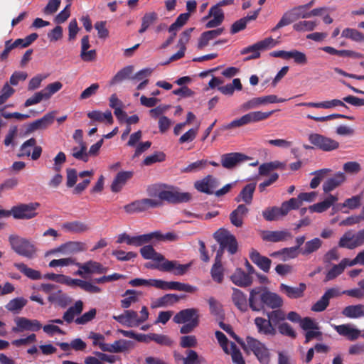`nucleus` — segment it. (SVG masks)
Masks as SVG:
<instances>
[{"label":"nucleus","instance_id":"obj_60","mask_svg":"<svg viewBox=\"0 0 364 364\" xmlns=\"http://www.w3.org/2000/svg\"><path fill=\"white\" fill-rule=\"evenodd\" d=\"M342 37L351 39L356 42L364 41V35L354 28H345L341 33Z\"/></svg>","mask_w":364,"mask_h":364},{"label":"nucleus","instance_id":"obj_26","mask_svg":"<svg viewBox=\"0 0 364 364\" xmlns=\"http://www.w3.org/2000/svg\"><path fill=\"white\" fill-rule=\"evenodd\" d=\"M231 281L237 286L246 287L252 284V277L241 269H237L230 277Z\"/></svg>","mask_w":364,"mask_h":364},{"label":"nucleus","instance_id":"obj_38","mask_svg":"<svg viewBox=\"0 0 364 364\" xmlns=\"http://www.w3.org/2000/svg\"><path fill=\"white\" fill-rule=\"evenodd\" d=\"M248 212V208L243 204L239 205L230 215L231 223L236 227H241L242 225L243 217Z\"/></svg>","mask_w":364,"mask_h":364},{"label":"nucleus","instance_id":"obj_36","mask_svg":"<svg viewBox=\"0 0 364 364\" xmlns=\"http://www.w3.org/2000/svg\"><path fill=\"white\" fill-rule=\"evenodd\" d=\"M213 279L218 282L221 283L223 280L224 268L221 263V254L218 252L215 259V263L213 265L210 271Z\"/></svg>","mask_w":364,"mask_h":364},{"label":"nucleus","instance_id":"obj_56","mask_svg":"<svg viewBox=\"0 0 364 364\" xmlns=\"http://www.w3.org/2000/svg\"><path fill=\"white\" fill-rule=\"evenodd\" d=\"M94 172L92 171H84L79 173L80 178L88 177L87 178H85L82 182L79 183L74 188L73 193L75 194L81 193L90 184V178L93 176Z\"/></svg>","mask_w":364,"mask_h":364},{"label":"nucleus","instance_id":"obj_30","mask_svg":"<svg viewBox=\"0 0 364 364\" xmlns=\"http://www.w3.org/2000/svg\"><path fill=\"white\" fill-rule=\"evenodd\" d=\"M55 119V113L49 112L45 114L41 119L33 122L29 125V131L33 132L38 129H45L51 125Z\"/></svg>","mask_w":364,"mask_h":364},{"label":"nucleus","instance_id":"obj_35","mask_svg":"<svg viewBox=\"0 0 364 364\" xmlns=\"http://www.w3.org/2000/svg\"><path fill=\"white\" fill-rule=\"evenodd\" d=\"M347 267H351L350 265V259L347 258L343 259L339 264L333 265L332 268L328 271L325 281L334 279L341 274Z\"/></svg>","mask_w":364,"mask_h":364},{"label":"nucleus","instance_id":"obj_12","mask_svg":"<svg viewBox=\"0 0 364 364\" xmlns=\"http://www.w3.org/2000/svg\"><path fill=\"white\" fill-rule=\"evenodd\" d=\"M14 321L16 326L13 327L12 331L16 333L24 331H37L42 327L41 323L36 319L31 320L25 317H16Z\"/></svg>","mask_w":364,"mask_h":364},{"label":"nucleus","instance_id":"obj_59","mask_svg":"<svg viewBox=\"0 0 364 364\" xmlns=\"http://www.w3.org/2000/svg\"><path fill=\"white\" fill-rule=\"evenodd\" d=\"M323 242L318 237H315L305 243L302 250L303 255H309L318 250L322 245Z\"/></svg>","mask_w":364,"mask_h":364},{"label":"nucleus","instance_id":"obj_9","mask_svg":"<svg viewBox=\"0 0 364 364\" xmlns=\"http://www.w3.org/2000/svg\"><path fill=\"white\" fill-rule=\"evenodd\" d=\"M309 141L311 144L324 151H331L339 147V143L337 141L319 134H309Z\"/></svg>","mask_w":364,"mask_h":364},{"label":"nucleus","instance_id":"obj_49","mask_svg":"<svg viewBox=\"0 0 364 364\" xmlns=\"http://www.w3.org/2000/svg\"><path fill=\"white\" fill-rule=\"evenodd\" d=\"M133 70L134 67L132 65H129L121 69L110 80V85H114L126 79L131 78L130 75L133 73Z\"/></svg>","mask_w":364,"mask_h":364},{"label":"nucleus","instance_id":"obj_25","mask_svg":"<svg viewBox=\"0 0 364 364\" xmlns=\"http://www.w3.org/2000/svg\"><path fill=\"white\" fill-rule=\"evenodd\" d=\"M87 115L91 119V123L100 122L107 123L109 124L113 123V117L109 110H106L104 112L100 110H92L87 112Z\"/></svg>","mask_w":364,"mask_h":364},{"label":"nucleus","instance_id":"obj_14","mask_svg":"<svg viewBox=\"0 0 364 364\" xmlns=\"http://www.w3.org/2000/svg\"><path fill=\"white\" fill-rule=\"evenodd\" d=\"M332 326L340 336L346 337L349 341H355L362 337L361 331L352 324L332 325Z\"/></svg>","mask_w":364,"mask_h":364},{"label":"nucleus","instance_id":"obj_42","mask_svg":"<svg viewBox=\"0 0 364 364\" xmlns=\"http://www.w3.org/2000/svg\"><path fill=\"white\" fill-rule=\"evenodd\" d=\"M140 295L141 293L133 289L127 290L123 294L124 299L120 301L122 308L128 309L130 307L132 304L138 301Z\"/></svg>","mask_w":364,"mask_h":364},{"label":"nucleus","instance_id":"obj_11","mask_svg":"<svg viewBox=\"0 0 364 364\" xmlns=\"http://www.w3.org/2000/svg\"><path fill=\"white\" fill-rule=\"evenodd\" d=\"M191 264H181L177 261H169L164 258L156 268L161 271L172 272L175 275H183L189 269Z\"/></svg>","mask_w":364,"mask_h":364},{"label":"nucleus","instance_id":"obj_6","mask_svg":"<svg viewBox=\"0 0 364 364\" xmlns=\"http://www.w3.org/2000/svg\"><path fill=\"white\" fill-rule=\"evenodd\" d=\"M364 244V229L357 232H346L340 238L338 246L349 250L355 249Z\"/></svg>","mask_w":364,"mask_h":364},{"label":"nucleus","instance_id":"obj_34","mask_svg":"<svg viewBox=\"0 0 364 364\" xmlns=\"http://www.w3.org/2000/svg\"><path fill=\"white\" fill-rule=\"evenodd\" d=\"M264 306H266L271 309L280 308L283 305V299L278 294L268 291L265 289L264 295Z\"/></svg>","mask_w":364,"mask_h":364},{"label":"nucleus","instance_id":"obj_1","mask_svg":"<svg viewBox=\"0 0 364 364\" xmlns=\"http://www.w3.org/2000/svg\"><path fill=\"white\" fill-rule=\"evenodd\" d=\"M149 313L146 306L140 311V315L134 310H125L123 314L113 316L112 318L123 326L133 328L137 327L149 318Z\"/></svg>","mask_w":364,"mask_h":364},{"label":"nucleus","instance_id":"obj_5","mask_svg":"<svg viewBox=\"0 0 364 364\" xmlns=\"http://www.w3.org/2000/svg\"><path fill=\"white\" fill-rule=\"evenodd\" d=\"M156 195L160 202L161 200L170 203L187 202L191 198L190 193L180 192L173 187L160 188L158 190Z\"/></svg>","mask_w":364,"mask_h":364},{"label":"nucleus","instance_id":"obj_40","mask_svg":"<svg viewBox=\"0 0 364 364\" xmlns=\"http://www.w3.org/2000/svg\"><path fill=\"white\" fill-rule=\"evenodd\" d=\"M255 187V183H250L245 186L240 194L235 198V200L237 202L243 201L247 204H250L252 200Z\"/></svg>","mask_w":364,"mask_h":364},{"label":"nucleus","instance_id":"obj_15","mask_svg":"<svg viewBox=\"0 0 364 364\" xmlns=\"http://www.w3.org/2000/svg\"><path fill=\"white\" fill-rule=\"evenodd\" d=\"M247 158L246 155L237 152L225 154L221 156V164L224 168L231 169Z\"/></svg>","mask_w":364,"mask_h":364},{"label":"nucleus","instance_id":"obj_21","mask_svg":"<svg viewBox=\"0 0 364 364\" xmlns=\"http://www.w3.org/2000/svg\"><path fill=\"white\" fill-rule=\"evenodd\" d=\"M346 181V176L343 172H337L331 178H328L323 184V191L328 193L341 186Z\"/></svg>","mask_w":364,"mask_h":364},{"label":"nucleus","instance_id":"obj_64","mask_svg":"<svg viewBox=\"0 0 364 364\" xmlns=\"http://www.w3.org/2000/svg\"><path fill=\"white\" fill-rule=\"evenodd\" d=\"M232 356V362L235 364H245L242 353L237 348L236 345L234 343L230 344L229 353Z\"/></svg>","mask_w":364,"mask_h":364},{"label":"nucleus","instance_id":"obj_24","mask_svg":"<svg viewBox=\"0 0 364 364\" xmlns=\"http://www.w3.org/2000/svg\"><path fill=\"white\" fill-rule=\"evenodd\" d=\"M296 105L318 109H331L336 107H346L343 100L342 101L338 99H333L331 100L323 101L320 102H301Z\"/></svg>","mask_w":364,"mask_h":364},{"label":"nucleus","instance_id":"obj_4","mask_svg":"<svg viewBox=\"0 0 364 364\" xmlns=\"http://www.w3.org/2000/svg\"><path fill=\"white\" fill-rule=\"evenodd\" d=\"M214 237L220 244V250H218L221 255L224 249H227L231 255L235 254L237 250V242L235 237L229 231L220 229L214 234Z\"/></svg>","mask_w":364,"mask_h":364},{"label":"nucleus","instance_id":"obj_3","mask_svg":"<svg viewBox=\"0 0 364 364\" xmlns=\"http://www.w3.org/2000/svg\"><path fill=\"white\" fill-rule=\"evenodd\" d=\"M12 250L18 255L32 259L36 255V247L29 240L16 235H11L9 238Z\"/></svg>","mask_w":364,"mask_h":364},{"label":"nucleus","instance_id":"obj_46","mask_svg":"<svg viewBox=\"0 0 364 364\" xmlns=\"http://www.w3.org/2000/svg\"><path fill=\"white\" fill-rule=\"evenodd\" d=\"M274 111L263 112L261 111L250 112L245 114L247 124L255 123L268 119Z\"/></svg>","mask_w":364,"mask_h":364},{"label":"nucleus","instance_id":"obj_10","mask_svg":"<svg viewBox=\"0 0 364 364\" xmlns=\"http://www.w3.org/2000/svg\"><path fill=\"white\" fill-rule=\"evenodd\" d=\"M75 265L78 267V270L75 274L82 277H83L85 274H104L107 271V268L93 260H90L85 263L77 262Z\"/></svg>","mask_w":364,"mask_h":364},{"label":"nucleus","instance_id":"obj_50","mask_svg":"<svg viewBox=\"0 0 364 364\" xmlns=\"http://www.w3.org/2000/svg\"><path fill=\"white\" fill-rule=\"evenodd\" d=\"M14 267L18 269L21 273H23L25 276L27 277L36 280L41 278V274L39 271L35 270L33 269H31L28 267L27 265H26L24 263L18 262V263H14Z\"/></svg>","mask_w":364,"mask_h":364},{"label":"nucleus","instance_id":"obj_54","mask_svg":"<svg viewBox=\"0 0 364 364\" xmlns=\"http://www.w3.org/2000/svg\"><path fill=\"white\" fill-rule=\"evenodd\" d=\"M71 155L77 160L87 162L89 160V154L87 151L86 144H78L71 149Z\"/></svg>","mask_w":364,"mask_h":364},{"label":"nucleus","instance_id":"obj_47","mask_svg":"<svg viewBox=\"0 0 364 364\" xmlns=\"http://www.w3.org/2000/svg\"><path fill=\"white\" fill-rule=\"evenodd\" d=\"M218 90L225 95L232 96L235 90H241L242 85L239 78H235L232 83L218 87Z\"/></svg>","mask_w":364,"mask_h":364},{"label":"nucleus","instance_id":"obj_19","mask_svg":"<svg viewBox=\"0 0 364 364\" xmlns=\"http://www.w3.org/2000/svg\"><path fill=\"white\" fill-rule=\"evenodd\" d=\"M184 296H178L175 294H167L164 296L155 299L151 302V307L152 309L166 307L177 303Z\"/></svg>","mask_w":364,"mask_h":364},{"label":"nucleus","instance_id":"obj_13","mask_svg":"<svg viewBox=\"0 0 364 364\" xmlns=\"http://www.w3.org/2000/svg\"><path fill=\"white\" fill-rule=\"evenodd\" d=\"M265 289L256 287L250 292L248 304L250 308L254 311H260L264 309V295Z\"/></svg>","mask_w":364,"mask_h":364},{"label":"nucleus","instance_id":"obj_51","mask_svg":"<svg viewBox=\"0 0 364 364\" xmlns=\"http://www.w3.org/2000/svg\"><path fill=\"white\" fill-rule=\"evenodd\" d=\"M140 252L142 257L146 259H153L159 262L164 260V257L156 252L151 245L144 246L141 248Z\"/></svg>","mask_w":364,"mask_h":364},{"label":"nucleus","instance_id":"obj_31","mask_svg":"<svg viewBox=\"0 0 364 364\" xmlns=\"http://www.w3.org/2000/svg\"><path fill=\"white\" fill-rule=\"evenodd\" d=\"M363 196L361 195L353 196L351 198L346 199L343 203L338 204L333 207L335 212L343 210V208L348 210H355L358 208L362 203Z\"/></svg>","mask_w":364,"mask_h":364},{"label":"nucleus","instance_id":"obj_2","mask_svg":"<svg viewBox=\"0 0 364 364\" xmlns=\"http://www.w3.org/2000/svg\"><path fill=\"white\" fill-rule=\"evenodd\" d=\"M240 343L245 351L247 353L250 351L252 352L260 363H269L270 360V353L264 343L251 336H247L246 341Z\"/></svg>","mask_w":364,"mask_h":364},{"label":"nucleus","instance_id":"obj_16","mask_svg":"<svg viewBox=\"0 0 364 364\" xmlns=\"http://www.w3.org/2000/svg\"><path fill=\"white\" fill-rule=\"evenodd\" d=\"M218 184V181L215 178L212 176H207L202 180L197 181L194 186L200 192L212 194Z\"/></svg>","mask_w":364,"mask_h":364},{"label":"nucleus","instance_id":"obj_57","mask_svg":"<svg viewBox=\"0 0 364 364\" xmlns=\"http://www.w3.org/2000/svg\"><path fill=\"white\" fill-rule=\"evenodd\" d=\"M278 44V41L272 38V37H269L264 38L262 41H260L252 45L251 48L252 50H265L269 48H272L276 46Z\"/></svg>","mask_w":364,"mask_h":364},{"label":"nucleus","instance_id":"obj_27","mask_svg":"<svg viewBox=\"0 0 364 364\" xmlns=\"http://www.w3.org/2000/svg\"><path fill=\"white\" fill-rule=\"evenodd\" d=\"M212 17L205 25L206 28H215L220 26L224 20V13L221 9L217 6H212L209 11L208 16L205 17L208 18Z\"/></svg>","mask_w":364,"mask_h":364},{"label":"nucleus","instance_id":"obj_28","mask_svg":"<svg viewBox=\"0 0 364 364\" xmlns=\"http://www.w3.org/2000/svg\"><path fill=\"white\" fill-rule=\"evenodd\" d=\"M250 258L257 266L264 272H268L272 261L267 257L262 256L257 250L252 249L250 252Z\"/></svg>","mask_w":364,"mask_h":364},{"label":"nucleus","instance_id":"obj_53","mask_svg":"<svg viewBox=\"0 0 364 364\" xmlns=\"http://www.w3.org/2000/svg\"><path fill=\"white\" fill-rule=\"evenodd\" d=\"M166 290H177L188 293H193L197 290L196 287L179 282H167Z\"/></svg>","mask_w":364,"mask_h":364},{"label":"nucleus","instance_id":"obj_63","mask_svg":"<svg viewBox=\"0 0 364 364\" xmlns=\"http://www.w3.org/2000/svg\"><path fill=\"white\" fill-rule=\"evenodd\" d=\"M62 87L63 84L59 81H56L48 84L43 90H42V91L47 100H48L52 95L58 92Z\"/></svg>","mask_w":364,"mask_h":364},{"label":"nucleus","instance_id":"obj_29","mask_svg":"<svg viewBox=\"0 0 364 364\" xmlns=\"http://www.w3.org/2000/svg\"><path fill=\"white\" fill-rule=\"evenodd\" d=\"M133 176L132 171H120L119 172L115 178H114L112 185L111 190L112 192H119L122 187L126 184L128 180H129Z\"/></svg>","mask_w":364,"mask_h":364},{"label":"nucleus","instance_id":"obj_52","mask_svg":"<svg viewBox=\"0 0 364 364\" xmlns=\"http://www.w3.org/2000/svg\"><path fill=\"white\" fill-rule=\"evenodd\" d=\"M158 19V14L156 12L146 13L141 18V28L139 30V33H144L151 25Z\"/></svg>","mask_w":364,"mask_h":364},{"label":"nucleus","instance_id":"obj_62","mask_svg":"<svg viewBox=\"0 0 364 364\" xmlns=\"http://www.w3.org/2000/svg\"><path fill=\"white\" fill-rule=\"evenodd\" d=\"M183 364H200L204 362L203 358H200L197 352L193 350L186 351V357L181 358Z\"/></svg>","mask_w":364,"mask_h":364},{"label":"nucleus","instance_id":"obj_45","mask_svg":"<svg viewBox=\"0 0 364 364\" xmlns=\"http://www.w3.org/2000/svg\"><path fill=\"white\" fill-rule=\"evenodd\" d=\"M63 228L65 230L73 233H82L90 229L88 225L77 220L64 223L63 225Z\"/></svg>","mask_w":364,"mask_h":364},{"label":"nucleus","instance_id":"obj_32","mask_svg":"<svg viewBox=\"0 0 364 364\" xmlns=\"http://www.w3.org/2000/svg\"><path fill=\"white\" fill-rule=\"evenodd\" d=\"M280 290L291 299H298L302 297L306 289V284H299L298 287H291L284 284H281Z\"/></svg>","mask_w":364,"mask_h":364},{"label":"nucleus","instance_id":"obj_37","mask_svg":"<svg viewBox=\"0 0 364 364\" xmlns=\"http://www.w3.org/2000/svg\"><path fill=\"white\" fill-rule=\"evenodd\" d=\"M342 315L349 318L364 317V305L356 304L346 306L342 310Z\"/></svg>","mask_w":364,"mask_h":364},{"label":"nucleus","instance_id":"obj_48","mask_svg":"<svg viewBox=\"0 0 364 364\" xmlns=\"http://www.w3.org/2000/svg\"><path fill=\"white\" fill-rule=\"evenodd\" d=\"M48 300L61 306H65L71 302V299L59 289H56L55 291L52 292L48 296Z\"/></svg>","mask_w":364,"mask_h":364},{"label":"nucleus","instance_id":"obj_33","mask_svg":"<svg viewBox=\"0 0 364 364\" xmlns=\"http://www.w3.org/2000/svg\"><path fill=\"white\" fill-rule=\"evenodd\" d=\"M232 301L235 306L241 311L248 309V303L246 295L240 289L232 288Z\"/></svg>","mask_w":364,"mask_h":364},{"label":"nucleus","instance_id":"obj_17","mask_svg":"<svg viewBox=\"0 0 364 364\" xmlns=\"http://www.w3.org/2000/svg\"><path fill=\"white\" fill-rule=\"evenodd\" d=\"M198 311L196 309H186L177 313L173 317L176 323H187L196 321L198 323Z\"/></svg>","mask_w":364,"mask_h":364},{"label":"nucleus","instance_id":"obj_23","mask_svg":"<svg viewBox=\"0 0 364 364\" xmlns=\"http://www.w3.org/2000/svg\"><path fill=\"white\" fill-rule=\"evenodd\" d=\"M255 324L259 333L272 336L276 335V328L269 318L265 319L262 317H256L255 318Z\"/></svg>","mask_w":364,"mask_h":364},{"label":"nucleus","instance_id":"obj_41","mask_svg":"<svg viewBox=\"0 0 364 364\" xmlns=\"http://www.w3.org/2000/svg\"><path fill=\"white\" fill-rule=\"evenodd\" d=\"M259 11L260 9H258L255 11L252 15H247L246 17L235 21L231 26V33L234 34L243 30L246 27L248 21L255 20L257 17Z\"/></svg>","mask_w":364,"mask_h":364},{"label":"nucleus","instance_id":"obj_58","mask_svg":"<svg viewBox=\"0 0 364 364\" xmlns=\"http://www.w3.org/2000/svg\"><path fill=\"white\" fill-rule=\"evenodd\" d=\"M318 23L316 21H301L294 24L293 28L299 32L311 31L315 29Z\"/></svg>","mask_w":364,"mask_h":364},{"label":"nucleus","instance_id":"obj_7","mask_svg":"<svg viewBox=\"0 0 364 364\" xmlns=\"http://www.w3.org/2000/svg\"><path fill=\"white\" fill-rule=\"evenodd\" d=\"M40 206L38 203H20L11 209V215L15 219L28 220L36 216V209Z\"/></svg>","mask_w":364,"mask_h":364},{"label":"nucleus","instance_id":"obj_22","mask_svg":"<svg viewBox=\"0 0 364 364\" xmlns=\"http://www.w3.org/2000/svg\"><path fill=\"white\" fill-rule=\"evenodd\" d=\"M292 237L291 232L287 230L279 231H264L262 234L263 240L278 242L286 241Z\"/></svg>","mask_w":364,"mask_h":364},{"label":"nucleus","instance_id":"obj_39","mask_svg":"<svg viewBox=\"0 0 364 364\" xmlns=\"http://www.w3.org/2000/svg\"><path fill=\"white\" fill-rule=\"evenodd\" d=\"M132 342L129 341L120 339L115 341L113 343H107L105 348V352L118 353L128 350L131 346Z\"/></svg>","mask_w":364,"mask_h":364},{"label":"nucleus","instance_id":"obj_20","mask_svg":"<svg viewBox=\"0 0 364 364\" xmlns=\"http://www.w3.org/2000/svg\"><path fill=\"white\" fill-rule=\"evenodd\" d=\"M338 200L337 195L328 194L323 201L310 205L309 209L311 213H321L333 206Z\"/></svg>","mask_w":364,"mask_h":364},{"label":"nucleus","instance_id":"obj_8","mask_svg":"<svg viewBox=\"0 0 364 364\" xmlns=\"http://www.w3.org/2000/svg\"><path fill=\"white\" fill-rule=\"evenodd\" d=\"M285 101V99L278 98L274 95L253 97L242 104L240 107V110L241 112H247L250 109H254L267 104L284 102Z\"/></svg>","mask_w":364,"mask_h":364},{"label":"nucleus","instance_id":"obj_44","mask_svg":"<svg viewBox=\"0 0 364 364\" xmlns=\"http://www.w3.org/2000/svg\"><path fill=\"white\" fill-rule=\"evenodd\" d=\"M144 236L143 235L131 237L130 235H127V233L121 234L118 236L117 238V242L118 243H123L126 242L129 245H133L136 247L141 246L144 243Z\"/></svg>","mask_w":364,"mask_h":364},{"label":"nucleus","instance_id":"obj_61","mask_svg":"<svg viewBox=\"0 0 364 364\" xmlns=\"http://www.w3.org/2000/svg\"><path fill=\"white\" fill-rule=\"evenodd\" d=\"M124 209L129 214L146 211L143 199L135 200L124 205Z\"/></svg>","mask_w":364,"mask_h":364},{"label":"nucleus","instance_id":"obj_18","mask_svg":"<svg viewBox=\"0 0 364 364\" xmlns=\"http://www.w3.org/2000/svg\"><path fill=\"white\" fill-rule=\"evenodd\" d=\"M86 250V245L81 242L73 241L62 245L51 251L52 253L62 252L64 255L75 254Z\"/></svg>","mask_w":364,"mask_h":364},{"label":"nucleus","instance_id":"obj_55","mask_svg":"<svg viewBox=\"0 0 364 364\" xmlns=\"http://www.w3.org/2000/svg\"><path fill=\"white\" fill-rule=\"evenodd\" d=\"M27 301L23 297H16L10 300L5 306L6 309L13 313H18L26 304Z\"/></svg>","mask_w":364,"mask_h":364},{"label":"nucleus","instance_id":"obj_43","mask_svg":"<svg viewBox=\"0 0 364 364\" xmlns=\"http://www.w3.org/2000/svg\"><path fill=\"white\" fill-rule=\"evenodd\" d=\"M83 309V303L82 301H77L74 306H70L63 314V320L70 323L73 321L77 315L81 314Z\"/></svg>","mask_w":364,"mask_h":364}]
</instances>
